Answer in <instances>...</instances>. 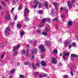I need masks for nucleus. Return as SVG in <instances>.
Segmentation results:
<instances>
[{
  "label": "nucleus",
  "instance_id": "15",
  "mask_svg": "<svg viewBox=\"0 0 78 78\" xmlns=\"http://www.w3.org/2000/svg\"><path fill=\"white\" fill-rule=\"evenodd\" d=\"M64 9H65V12L66 13L68 12V9L66 6L64 7Z\"/></svg>",
  "mask_w": 78,
  "mask_h": 78
},
{
  "label": "nucleus",
  "instance_id": "34",
  "mask_svg": "<svg viewBox=\"0 0 78 78\" xmlns=\"http://www.w3.org/2000/svg\"><path fill=\"white\" fill-rule=\"evenodd\" d=\"M69 76L67 75H65L63 76V78H68Z\"/></svg>",
  "mask_w": 78,
  "mask_h": 78
},
{
  "label": "nucleus",
  "instance_id": "8",
  "mask_svg": "<svg viewBox=\"0 0 78 78\" xmlns=\"http://www.w3.org/2000/svg\"><path fill=\"white\" fill-rule=\"evenodd\" d=\"M44 5L46 8H48V2L45 1L44 3Z\"/></svg>",
  "mask_w": 78,
  "mask_h": 78
},
{
  "label": "nucleus",
  "instance_id": "49",
  "mask_svg": "<svg viewBox=\"0 0 78 78\" xmlns=\"http://www.w3.org/2000/svg\"><path fill=\"white\" fill-rule=\"evenodd\" d=\"M37 4H36L34 6V8H36L37 7Z\"/></svg>",
  "mask_w": 78,
  "mask_h": 78
},
{
  "label": "nucleus",
  "instance_id": "59",
  "mask_svg": "<svg viewBox=\"0 0 78 78\" xmlns=\"http://www.w3.org/2000/svg\"><path fill=\"white\" fill-rule=\"evenodd\" d=\"M75 1V0H71V2L73 3H74Z\"/></svg>",
  "mask_w": 78,
  "mask_h": 78
},
{
  "label": "nucleus",
  "instance_id": "62",
  "mask_svg": "<svg viewBox=\"0 0 78 78\" xmlns=\"http://www.w3.org/2000/svg\"><path fill=\"white\" fill-rule=\"evenodd\" d=\"M28 65H31V63L30 62H29L28 63Z\"/></svg>",
  "mask_w": 78,
  "mask_h": 78
},
{
  "label": "nucleus",
  "instance_id": "32",
  "mask_svg": "<svg viewBox=\"0 0 78 78\" xmlns=\"http://www.w3.org/2000/svg\"><path fill=\"white\" fill-rule=\"evenodd\" d=\"M21 36H23L24 35V32L22 31L20 33Z\"/></svg>",
  "mask_w": 78,
  "mask_h": 78
},
{
  "label": "nucleus",
  "instance_id": "19",
  "mask_svg": "<svg viewBox=\"0 0 78 78\" xmlns=\"http://www.w3.org/2000/svg\"><path fill=\"white\" fill-rule=\"evenodd\" d=\"M58 21V18H55L52 20V22Z\"/></svg>",
  "mask_w": 78,
  "mask_h": 78
},
{
  "label": "nucleus",
  "instance_id": "29",
  "mask_svg": "<svg viewBox=\"0 0 78 78\" xmlns=\"http://www.w3.org/2000/svg\"><path fill=\"white\" fill-rule=\"evenodd\" d=\"M45 31H49V28H48V27H46L45 28Z\"/></svg>",
  "mask_w": 78,
  "mask_h": 78
},
{
  "label": "nucleus",
  "instance_id": "55",
  "mask_svg": "<svg viewBox=\"0 0 78 78\" xmlns=\"http://www.w3.org/2000/svg\"><path fill=\"white\" fill-rule=\"evenodd\" d=\"M20 65V63L19 62H18L17 64V66H19Z\"/></svg>",
  "mask_w": 78,
  "mask_h": 78
},
{
  "label": "nucleus",
  "instance_id": "11",
  "mask_svg": "<svg viewBox=\"0 0 78 78\" xmlns=\"http://www.w3.org/2000/svg\"><path fill=\"white\" fill-rule=\"evenodd\" d=\"M41 64L43 66H46V63L44 62V61H42L41 62Z\"/></svg>",
  "mask_w": 78,
  "mask_h": 78
},
{
  "label": "nucleus",
  "instance_id": "47",
  "mask_svg": "<svg viewBox=\"0 0 78 78\" xmlns=\"http://www.w3.org/2000/svg\"><path fill=\"white\" fill-rule=\"evenodd\" d=\"M47 74H44L43 75V77H46V76H47Z\"/></svg>",
  "mask_w": 78,
  "mask_h": 78
},
{
  "label": "nucleus",
  "instance_id": "43",
  "mask_svg": "<svg viewBox=\"0 0 78 78\" xmlns=\"http://www.w3.org/2000/svg\"><path fill=\"white\" fill-rule=\"evenodd\" d=\"M41 5H42V4H41V2H40L39 5V8H41Z\"/></svg>",
  "mask_w": 78,
  "mask_h": 78
},
{
  "label": "nucleus",
  "instance_id": "37",
  "mask_svg": "<svg viewBox=\"0 0 78 78\" xmlns=\"http://www.w3.org/2000/svg\"><path fill=\"white\" fill-rule=\"evenodd\" d=\"M63 59H65V58H66V55L63 52Z\"/></svg>",
  "mask_w": 78,
  "mask_h": 78
},
{
  "label": "nucleus",
  "instance_id": "46",
  "mask_svg": "<svg viewBox=\"0 0 78 78\" xmlns=\"http://www.w3.org/2000/svg\"><path fill=\"white\" fill-rule=\"evenodd\" d=\"M25 76L23 75H21L20 76V78H24Z\"/></svg>",
  "mask_w": 78,
  "mask_h": 78
},
{
  "label": "nucleus",
  "instance_id": "31",
  "mask_svg": "<svg viewBox=\"0 0 78 78\" xmlns=\"http://www.w3.org/2000/svg\"><path fill=\"white\" fill-rule=\"evenodd\" d=\"M39 13L40 14H43V12L42 10H40L39 12Z\"/></svg>",
  "mask_w": 78,
  "mask_h": 78
},
{
  "label": "nucleus",
  "instance_id": "24",
  "mask_svg": "<svg viewBox=\"0 0 78 78\" xmlns=\"http://www.w3.org/2000/svg\"><path fill=\"white\" fill-rule=\"evenodd\" d=\"M42 34L44 35L45 36H47V33L46 32H44L42 33Z\"/></svg>",
  "mask_w": 78,
  "mask_h": 78
},
{
  "label": "nucleus",
  "instance_id": "18",
  "mask_svg": "<svg viewBox=\"0 0 78 78\" xmlns=\"http://www.w3.org/2000/svg\"><path fill=\"white\" fill-rule=\"evenodd\" d=\"M17 26L19 29H20L21 27H22V25L20 24H18L17 25Z\"/></svg>",
  "mask_w": 78,
  "mask_h": 78
},
{
  "label": "nucleus",
  "instance_id": "26",
  "mask_svg": "<svg viewBox=\"0 0 78 78\" xmlns=\"http://www.w3.org/2000/svg\"><path fill=\"white\" fill-rule=\"evenodd\" d=\"M22 5H20L18 8V10H21V9H22Z\"/></svg>",
  "mask_w": 78,
  "mask_h": 78
},
{
  "label": "nucleus",
  "instance_id": "9",
  "mask_svg": "<svg viewBox=\"0 0 78 78\" xmlns=\"http://www.w3.org/2000/svg\"><path fill=\"white\" fill-rule=\"evenodd\" d=\"M58 53V50L57 49H54L53 51H52V53L53 54H55V55H57Z\"/></svg>",
  "mask_w": 78,
  "mask_h": 78
},
{
  "label": "nucleus",
  "instance_id": "7",
  "mask_svg": "<svg viewBox=\"0 0 78 78\" xmlns=\"http://www.w3.org/2000/svg\"><path fill=\"white\" fill-rule=\"evenodd\" d=\"M69 44H70V41H69V40H67L65 41V46H67V45H68Z\"/></svg>",
  "mask_w": 78,
  "mask_h": 78
},
{
  "label": "nucleus",
  "instance_id": "28",
  "mask_svg": "<svg viewBox=\"0 0 78 78\" xmlns=\"http://www.w3.org/2000/svg\"><path fill=\"white\" fill-rule=\"evenodd\" d=\"M15 72V70L14 69H12L10 71V72L11 73H14Z\"/></svg>",
  "mask_w": 78,
  "mask_h": 78
},
{
  "label": "nucleus",
  "instance_id": "23",
  "mask_svg": "<svg viewBox=\"0 0 78 78\" xmlns=\"http://www.w3.org/2000/svg\"><path fill=\"white\" fill-rule=\"evenodd\" d=\"M34 4H36V5H38L39 2L37 0H35L34 1Z\"/></svg>",
  "mask_w": 78,
  "mask_h": 78
},
{
  "label": "nucleus",
  "instance_id": "51",
  "mask_svg": "<svg viewBox=\"0 0 78 78\" xmlns=\"http://www.w3.org/2000/svg\"><path fill=\"white\" fill-rule=\"evenodd\" d=\"M39 73V72H36L35 73V74L36 75H38Z\"/></svg>",
  "mask_w": 78,
  "mask_h": 78
},
{
  "label": "nucleus",
  "instance_id": "4",
  "mask_svg": "<svg viewBox=\"0 0 78 78\" xmlns=\"http://www.w3.org/2000/svg\"><path fill=\"white\" fill-rule=\"evenodd\" d=\"M52 63L53 64H56V63H57V60L56 59V58L55 57H52Z\"/></svg>",
  "mask_w": 78,
  "mask_h": 78
},
{
  "label": "nucleus",
  "instance_id": "57",
  "mask_svg": "<svg viewBox=\"0 0 78 78\" xmlns=\"http://www.w3.org/2000/svg\"><path fill=\"white\" fill-rule=\"evenodd\" d=\"M43 76V75H42L40 74L39 76V77L40 78H42V77Z\"/></svg>",
  "mask_w": 78,
  "mask_h": 78
},
{
  "label": "nucleus",
  "instance_id": "25",
  "mask_svg": "<svg viewBox=\"0 0 78 78\" xmlns=\"http://www.w3.org/2000/svg\"><path fill=\"white\" fill-rule=\"evenodd\" d=\"M48 19L47 18H44L42 20V23H44V22H45L47 20H48Z\"/></svg>",
  "mask_w": 78,
  "mask_h": 78
},
{
  "label": "nucleus",
  "instance_id": "1",
  "mask_svg": "<svg viewBox=\"0 0 78 78\" xmlns=\"http://www.w3.org/2000/svg\"><path fill=\"white\" fill-rule=\"evenodd\" d=\"M10 31V28L9 27H7L5 30V36H8L9 35V32Z\"/></svg>",
  "mask_w": 78,
  "mask_h": 78
},
{
  "label": "nucleus",
  "instance_id": "42",
  "mask_svg": "<svg viewBox=\"0 0 78 78\" xmlns=\"http://www.w3.org/2000/svg\"><path fill=\"white\" fill-rule=\"evenodd\" d=\"M56 29H58L59 28V25L58 24H56L55 26Z\"/></svg>",
  "mask_w": 78,
  "mask_h": 78
},
{
  "label": "nucleus",
  "instance_id": "56",
  "mask_svg": "<svg viewBox=\"0 0 78 78\" xmlns=\"http://www.w3.org/2000/svg\"><path fill=\"white\" fill-rule=\"evenodd\" d=\"M35 65L37 67H38V66H39V63H36Z\"/></svg>",
  "mask_w": 78,
  "mask_h": 78
},
{
  "label": "nucleus",
  "instance_id": "53",
  "mask_svg": "<svg viewBox=\"0 0 78 78\" xmlns=\"http://www.w3.org/2000/svg\"><path fill=\"white\" fill-rule=\"evenodd\" d=\"M63 9V8L62 7L60 8V11H62L63 10V9Z\"/></svg>",
  "mask_w": 78,
  "mask_h": 78
},
{
  "label": "nucleus",
  "instance_id": "45",
  "mask_svg": "<svg viewBox=\"0 0 78 78\" xmlns=\"http://www.w3.org/2000/svg\"><path fill=\"white\" fill-rule=\"evenodd\" d=\"M34 46H35L36 44H37V41H34Z\"/></svg>",
  "mask_w": 78,
  "mask_h": 78
},
{
  "label": "nucleus",
  "instance_id": "22",
  "mask_svg": "<svg viewBox=\"0 0 78 78\" xmlns=\"http://www.w3.org/2000/svg\"><path fill=\"white\" fill-rule=\"evenodd\" d=\"M10 19V16L9 15H8L7 16V17L5 18L6 20H9V19Z\"/></svg>",
  "mask_w": 78,
  "mask_h": 78
},
{
  "label": "nucleus",
  "instance_id": "58",
  "mask_svg": "<svg viewBox=\"0 0 78 78\" xmlns=\"http://www.w3.org/2000/svg\"><path fill=\"white\" fill-rule=\"evenodd\" d=\"M72 48V45H70L69 47V49H70V48Z\"/></svg>",
  "mask_w": 78,
  "mask_h": 78
},
{
  "label": "nucleus",
  "instance_id": "44",
  "mask_svg": "<svg viewBox=\"0 0 78 78\" xmlns=\"http://www.w3.org/2000/svg\"><path fill=\"white\" fill-rule=\"evenodd\" d=\"M14 8H12V9L11 10V13H12V12H13V11H14Z\"/></svg>",
  "mask_w": 78,
  "mask_h": 78
},
{
  "label": "nucleus",
  "instance_id": "5",
  "mask_svg": "<svg viewBox=\"0 0 78 78\" xmlns=\"http://www.w3.org/2000/svg\"><path fill=\"white\" fill-rule=\"evenodd\" d=\"M78 55L75 54H72L71 55V59H72L73 58H77Z\"/></svg>",
  "mask_w": 78,
  "mask_h": 78
},
{
  "label": "nucleus",
  "instance_id": "60",
  "mask_svg": "<svg viewBox=\"0 0 78 78\" xmlns=\"http://www.w3.org/2000/svg\"><path fill=\"white\" fill-rule=\"evenodd\" d=\"M28 42H29V43H31V42H32V41L30 40H28Z\"/></svg>",
  "mask_w": 78,
  "mask_h": 78
},
{
  "label": "nucleus",
  "instance_id": "14",
  "mask_svg": "<svg viewBox=\"0 0 78 78\" xmlns=\"http://www.w3.org/2000/svg\"><path fill=\"white\" fill-rule=\"evenodd\" d=\"M68 25L70 27H72V21H70L68 23Z\"/></svg>",
  "mask_w": 78,
  "mask_h": 78
},
{
  "label": "nucleus",
  "instance_id": "2",
  "mask_svg": "<svg viewBox=\"0 0 78 78\" xmlns=\"http://www.w3.org/2000/svg\"><path fill=\"white\" fill-rule=\"evenodd\" d=\"M20 47V44H19L14 47L13 49V51H15V53H16V54H18V53L17 52V51L18 50V49Z\"/></svg>",
  "mask_w": 78,
  "mask_h": 78
},
{
  "label": "nucleus",
  "instance_id": "13",
  "mask_svg": "<svg viewBox=\"0 0 78 78\" xmlns=\"http://www.w3.org/2000/svg\"><path fill=\"white\" fill-rule=\"evenodd\" d=\"M52 4L55 7H56L57 5H58V4L56 2H53Z\"/></svg>",
  "mask_w": 78,
  "mask_h": 78
},
{
  "label": "nucleus",
  "instance_id": "50",
  "mask_svg": "<svg viewBox=\"0 0 78 78\" xmlns=\"http://www.w3.org/2000/svg\"><path fill=\"white\" fill-rule=\"evenodd\" d=\"M27 12H25L24 13V17H26L27 16Z\"/></svg>",
  "mask_w": 78,
  "mask_h": 78
},
{
  "label": "nucleus",
  "instance_id": "64",
  "mask_svg": "<svg viewBox=\"0 0 78 78\" xmlns=\"http://www.w3.org/2000/svg\"><path fill=\"white\" fill-rule=\"evenodd\" d=\"M71 68L72 69H73V67H74V66H72L71 67Z\"/></svg>",
  "mask_w": 78,
  "mask_h": 78
},
{
  "label": "nucleus",
  "instance_id": "17",
  "mask_svg": "<svg viewBox=\"0 0 78 78\" xmlns=\"http://www.w3.org/2000/svg\"><path fill=\"white\" fill-rule=\"evenodd\" d=\"M37 48H35L34 50V53H35V54H36L37 53Z\"/></svg>",
  "mask_w": 78,
  "mask_h": 78
},
{
  "label": "nucleus",
  "instance_id": "38",
  "mask_svg": "<svg viewBox=\"0 0 78 78\" xmlns=\"http://www.w3.org/2000/svg\"><path fill=\"white\" fill-rule=\"evenodd\" d=\"M4 56H5V55L3 54L1 55V59H3V58H4Z\"/></svg>",
  "mask_w": 78,
  "mask_h": 78
},
{
  "label": "nucleus",
  "instance_id": "41",
  "mask_svg": "<svg viewBox=\"0 0 78 78\" xmlns=\"http://www.w3.org/2000/svg\"><path fill=\"white\" fill-rule=\"evenodd\" d=\"M25 19L26 20L27 22H28V21L30 20V19L29 18H28V17H25Z\"/></svg>",
  "mask_w": 78,
  "mask_h": 78
},
{
  "label": "nucleus",
  "instance_id": "35",
  "mask_svg": "<svg viewBox=\"0 0 78 78\" xmlns=\"http://www.w3.org/2000/svg\"><path fill=\"white\" fill-rule=\"evenodd\" d=\"M35 56H34V55H33L32 57V59L33 61H34Z\"/></svg>",
  "mask_w": 78,
  "mask_h": 78
},
{
  "label": "nucleus",
  "instance_id": "39",
  "mask_svg": "<svg viewBox=\"0 0 78 78\" xmlns=\"http://www.w3.org/2000/svg\"><path fill=\"white\" fill-rule=\"evenodd\" d=\"M37 31L38 32H39V34H41V33H42V32L41 31V30H40V29L38 30Z\"/></svg>",
  "mask_w": 78,
  "mask_h": 78
},
{
  "label": "nucleus",
  "instance_id": "61",
  "mask_svg": "<svg viewBox=\"0 0 78 78\" xmlns=\"http://www.w3.org/2000/svg\"><path fill=\"white\" fill-rule=\"evenodd\" d=\"M11 25H14V23H11Z\"/></svg>",
  "mask_w": 78,
  "mask_h": 78
},
{
  "label": "nucleus",
  "instance_id": "27",
  "mask_svg": "<svg viewBox=\"0 0 78 78\" xmlns=\"http://www.w3.org/2000/svg\"><path fill=\"white\" fill-rule=\"evenodd\" d=\"M32 64V67H33L34 69H36V66H35V64H34V63H33Z\"/></svg>",
  "mask_w": 78,
  "mask_h": 78
},
{
  "label": "nucleus",
  "instance_id": "12",
  "mask_svg": "<svg viewBox=\"0 0 78 78\" xmlns=\"http://www.w3.org/2000/svg\"><path fill=\"white\" fill-rule=\"evenodd\" d=\"M1 4L2 5V6L4 7H5L6 6V4H5V2L3 1L1 2Z\"/></svg>",
  "mask_w": 78,
  "mask_h": 78
},
{
  "label": "nucleus",
  "instance_id": "6",
  "mask_svg": "<svg viewBox=\"0 0 78 78\" xmlns=\"http://www.w3.org/2000/svg\"><path fill=\"white\" fill-rule=\"evenodd\" d=\"M68 6L69 8H72V5L70 2H68Z\"/></svg>",
  "mask_w": 78,
  "mask_h": 78
},
{
  "label": "nucleus",
  "instance_id": "3",
  "mask_svg": "<svg viewBox=\"0 0 78 78\" xmlns=\"http://www.w3.org/2000/svg\"><path fill=\"white\" fill-rule=\"evenodd\" d=\"M39 48L41 50V52H43V51H45L44 45L43 44H41V45L39 46Z\"/></svg>",
  "mask_w": 78,
  "mask_h": 78
},
{
  "label": "nucleus",
  "instance_id": "36",
  "mask_svg": "<svg viewBox=\"0 0 78 78\" xmlns=\"http://www.w3.org/2000/svg\"><path fill=\"white\" fill-rule=\"evenodd\" d=\"M17 19V16H15L14 17V20H16Z\"/></svg>",
  "mask_w": 78,
  "mask_h": 78
},
{
  "label": "nucleus",
  "instance_id": "52",
  "mask_svg": "<svg viewBox=\"0 0 78 78\" xmlns=\"http://www.w3.org/2000/svg\"><path fill=\"white\" fill-rule=\"evenodd\" d=\"M24 65H28V62H25L24 63Z\"/></svg>",
  "mask_w": 78,
  "mask_h": 78
},
{
  "label": "nucleus",
  "instance_id": "40",
  "mask_svg": "<svg viewBox=\"0 0 78 78\" xmlns=\"http://www.w3.org/2000/svg\"><path fill=\"white\" fill-rule=\"evenodd\" d=\"M11 3H12V4H13V5H14V4H15V3H16V2H15V1L13 0L12 1H11Z\"/></svg>",
  "mask_w": 78,
  "mask_h": 78
},
{
  "label": "nucleus",
  "instance_id": "63",
  "mask_svg": "<svg viewBox=\"0 0 78 78\" xmlns=\"http://www.w3.org/2000/svg\"><path fill=\"white\" fill-rule=\"evenodd\" d=\"M27 57H30V55L29 54H27Z\"/></svg>",
  "mask_w": 78,
  "mask_h": 78
},
{
  "label": "nucleus",
  "instance_id": "30",
  "mask_svg": "<svg viewBox=\"0 0 78 78\" xmlns=\"http://www.w3.org/2000/svg\"><path fill=\"white\" fill-rule=\"evenodd\" d=\"M42 26H43V23H41L39 25V27L41 28Z\"/></svg>",
  "mask_w": 78,
  "mask_h": 78
},
{
  "label": "nucleus",
  "instance_id": "48",
  "mask_svg": "<svg viewBox=\"0 0 78 78\" xmlns=\"http://www.w3.org/2000/svg\"><path fill=\"white\" fill-rule=\"evenodd\" d=\"M46 44L47 45H49V43H48V41H46Z\"/></svg>",
  "mask_w": 78,
  "mask_h": 78
},
{
  "label": "nucleus",
  "instance_id": "54",
  "mask_svg": "<svg viewBox=\"0 0 78 78\" xmlns=\"http://www.w3.org/2000/svg\"><path fill=\"white\" fill-rule=\"evenodd\" d=\"M71 74L72 76H73V72L72 71H71Z\"/></svg>",
  "mask_w": 78,
  "mask_h": 78
},
{
  "label": "nucleus",
  "instance_id": "16",
  "mask_svg": "<svg viewBox=\"0 0 78 78\" xmlns=\"http://www.w3.org/2000/svg\"><path fill=\"white\" fill-rule=\"evenodd\" d=\"M63 53L65 55V56H69V55H70V53H69L66 52H64Z\"/></svg>",
  "mask_w": 78,
  "mask_h": 78
},
{
  "label": "nucleus",
  "instance_id": "20",
  "mask_svg": "<svg viewBox=\"0 0 78 78\" xmlns=\"http://www.w3.org/2000/svg\"><path fill=\"white\" fill-rule=\"evenodd\" d=\"M72 44L73 47H76V43H75L74 42L72 43Z\"/></svg>",
  "mask_w": 78,
  "mask_h": 78
},
{
  "label": "nucleus",
  "instance_id": "10",
  "mask_svg": "<svg viewBox=\"0 0 78 78\" xmlns=\"http://www.w3.org/2000/svg\"><path fill=\"white\" fill-rule=\"evenodd\" d=\"M55 11V9H52L51 10V13L52 14V17H54V15H53L54 14V12Z\"/></svg>",
  "mask_w": 78,
  "mask_h": 78
},
{
  "label": "nucleus",
  "instance_id": "33",
  "mask_svg": "<svg viewBox=\"0 0 78 78\" xmlns=\"http://www.w3.org/2000/svg\"><path fill=\"white\" fill-rule=\"evenodd\" d=\"M25 53V51L24 49H23L22 51V55H24Z\"/></svg>",
  "mask_w": 78,
  "mask_h": 78
},
{
  "label": "nucleus",
  "instance_id": "21",
  "mask_svg": "<svg viewBox=\"0 0 78 78\" xmlns=\"http://www.w3.org/2000/svg\"><path fill=\"white\" fill-rule=\"evenodd\" d=\"M24 11L25 12H29V9H28L25 8L24 9Z\"/></svg>",
  "mask_w": 78,
  "mask_h": 78
}]
</instances>
